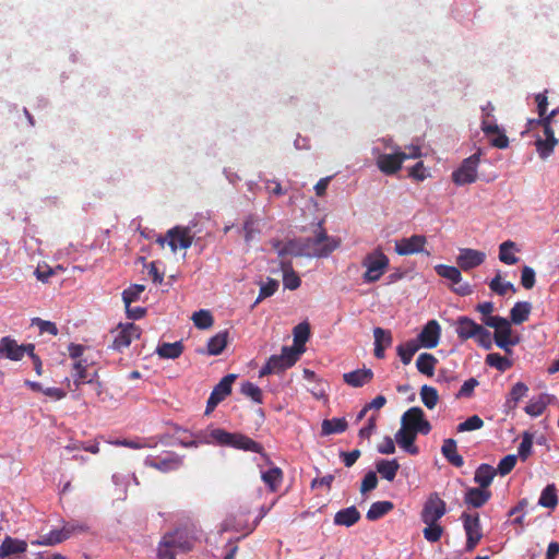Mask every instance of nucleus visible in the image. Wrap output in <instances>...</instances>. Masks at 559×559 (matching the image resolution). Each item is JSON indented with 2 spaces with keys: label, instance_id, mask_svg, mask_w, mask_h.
I'll return each mask as SVG.
<instances>
[{
  "label": "nucleus",
  "instance_id": "nucleus-24",
  "mask_svg": "<svg viewBox=\"0 0 559 559\" xmlns=\"http://www.w3.org/2000/svg\"><path fill=\"white\" fill-rule=\"evenodd\" d=\"M27 550V543L11 536H5L0 545V559L15 554H23Z\"/></svg>",
  "mask_w": 559,
  "mask_h": 559
},
{
  "label": "nucleus",
  "instance_id": "nucleus-28",
  "mask_svg": "<svg viewBox=\"0 0 559 559\" xmlns=\"http://www.w3.org/2000/svg\"><path fill=\"white\" fill-rule=\"evenodd\" d=\"M497 471L489 464H480L474 476V481L479 485L480 488L486 489L492 483V479Z\"/></svg>",
  "mask_w": 559,
  "mask_h": 559
},
{
  "label": "nucleus",
  "instance_id": "nucleus-38",
  "mask_svg": "<svg viewBox=\"0 0 559 559\" xmlns=\"http://www.w3.org/2000/svg\"><path fill=\"white\" fill-rule=\"evenodd\" d=\"M347 426L345 418L324 419L321 425V432L323 436L342 433L347 429Z\"/></svg>",
  "mask_w": 559,
  "mask_h": 559
},
{
  "label": "nucleus",
  "instance_id": "nucleus-61",
  "mask_svg": "<svg viewBox=\"0 0 559 559\" xmlns=\"http://www.w3.org/2000/svg\"><path fill=\"white\" fill-rule=\"evenodd\" d=\"M62 527L64 531H67V539L73 535L82 534L88 531V526L86 524L78 522H68Z\"/></svg>",
  "mask_w": 559,
  "mask_h": 559
},
{
  "label": "nucleus",
  "instance_id": "nucleus-46",
  "mask_svg": "<svg viewBox=\"0 0 559 559\" xmlns=\"http://www.w3.org/2000/svg\"><path fill=\"white\" fill-rule=\"evenodd\" d=\"M67 539V531L62 528L52 530L49 534L44 535L39 540L33 542L34 545L52 546Z\"/></svg>",
  "mask_w": 559,
  "mask_h": 559
},
{
  "label": "nucleus",
  "instance_id": "nucleus-6",
  "mask_svg": "<svg viewBox=\"0 0 559 559\" xmlns=\"http://www.w3.org/2000/svg\"><path fill=\"white\" fill-rule=\"evenodd\" d=\"M389 258L380 249L368 253L361 261V265L366 269L362 275L364 282L379 281L389 267Z\"/></svg>",
  "mask_w": 559,
  "mask_h": 559
},
{
  "label": "nucleus",
  "instance_id": "nucleus-33",
  "mask_svg": "<svg viewBox=\"0 0 559 559\" xmlns=\"http://www.w3.org/2000/svg\"><path fill=\"white\" fill-rule=\"evenodd\" d=\"M156 353L160 358L176 359L183 353V344L181 341L174 343H162L157 346Z\"/></svg>",
  "mask_w": 559,
  "mask_h": 559
},
{
  "label": "nucleus",
  "instance_id": "nucleus-4",
  "mask_svg": "<svg viewBox=\"0 0 559 559\" xmlns=\"http://www.w3.org/2000/svg\"><path fill=\"white\" fill-rule=\"evenodd\" d=\"M481 322L485 325L495 329V343L499 348L506 350L507 353L511 352V346H514L519 343L518 336L512 337L511 323L508 319L500 316H496L481 318Z\"/></svg>",
  "mask_w": 559,
  "mask_h": 559
},
{
  "label": "nucleus",
  "instance_id": "nucleus-60",
  "mask_svg": "<svg viewBox=\"0 0 559 559\" xmlns=\"http://www.w3.org/2000/svg\"><path fill=\"white\" fill-rule=\"evenodd\" d=\"M33 324L39 329L40 333H49L55 336L58 334V328L51 321H46L40 318H35V319H33Z\"/></svg>",
  "mask_w": 559,
  "mask_h": 559
},
{
  "label": "nucleus",
  "instance_id": "nucleus-35",
  "mask_svg": "<svg viewBox=\"0 0 559 559\" xmlns=\"http://www.w3.org/2000/svg\"><path fill=\"white\" fill-rule=\"evenodd\" d=\"M261 478L270 491L275 492L283 481V471L277 466L271 467L261 474Z\"/></svg>",
  "mask_w": 559,
  "mask_h": 559
},
{
  "label": "nucleus",
  "instance_id": "nucleus-54",
  "mask_svg": "<svg viewBox=\"0 0 559 559\" xmlns=\"http://www.w3.org/2000/svg\"><path fill=\"white\" fill-rule=\"evenodd\" d=\"M484 427V420L478 415L468 417L456 427L457 432L474 431Z\"/></svg>",
  "mask_w": 559,
  "mask_h": 559
},
{
  "label": "nucleus",
  "instance_id": "nucleus-5",
  "mask_svg": "<svg viewBox=\"0 0 559 559\" xmlns=\"http://www.w3.org/2000/svg\"><path fill=\"white\" fill-rule=\"evenodd\" d=\"M301 353L302 349L284 346L281 355H273L267 359L266 364L259 371V376L264 377L285 371L297 362Z\"/></svg>",
  "mask_w": 559,
  "mask_h": 559
},
{
  "label": "nucleus",
  "instance_id": "nucleus-34",
  "mask_svg": "<svg viewBox=\"0 0 559 559\" xmlns=\"http://www.w3.org/2000/svg\"><path fill=\"white\" fill-rule=\"evenodd\" d=\"M437 364L438 359L432 354L421 353L417 357L416 368L420 373L427 377H432Z\"/></svg>",
  "mask_w": 559,
  "mask_h": 559
},
{
  "label": "nucleus",
  "instance_id": "nucleus-10",
  "mask_svg": "<svg viewBox=\"0 0 559 559\" xmlns=\"http://www.w3.org/2000/svg\"><path fill=\"white\" fill-rule=\"evenodd\" d=\"M112 342L109 346L111 349L122 352L129 347L132 341L139 340L141 336V329L134 323H120L115 330L111 331Z\"/></svg>",
  "mask_w": 559,
  "mask_h": 559
},
{
  "label": "nucleus",
  "instance_id": "nucleus-40",
  "mask_svg": "<svg viewBox=\"0 0 559 559\" xmlns=\"http://www.w3.org/2000/svg\"><path fill=\"white\" fill-rule=\"evenodd\" d=\"M420 348L418 342L415 340H409L404 344H401L396 347L397 355L400 356L402 362L404 365L411 364L413 356Z\"/></svg>",
  "mask_w": 559,
  "mask_h": 559
},
{
  "label": "nucleus",
  "instance_id": "nucleus-2",
  "mask_svg": "<svg viewBox=\"0 0 559 559\" xmlns=\"http://www.w3.org/2000/svg\"><path fill=\"white\" fill-rule=\"evenodd\" d=\"M447 513V503L438 492H431L420 511V520L426 525L423 530L424 538L429 543H437L443 535L444 528L439 521Z\"/></svg>",
  "mask_w": 559,
  "mask_h": 559
},
{
  "label": "nucleus",
  "instance_id": "nucleus-23",
  "mask_svg": "<svg viewBox=\"0 0 559 559\" xmlns=\"http://www.w3.org/2000/svg\"><path fill=\"white\" fill-rule=\"evenodd\" d=\"M480 326V324L468 317H460L456 322L457 336L462 341L474 338L479 333Z\"/></svg>",
  "mask_w": 559,
  "mask_h": 559
},
{
  "label": "nucleus",
  "instance_id": "nucleus-51",
  "mask_svg": "<svg viewBox=\"0 0 559 559\" xmlns=\"http://www.w3.org/2000/svg\"><path fill=\"white\" fill-rule=\"evenodd\" d=\"M240 392L255 403L261 404L263 402L261 389L250 381H246L241 384Z\"/></svg>",
  "mask_w": 559,
  "mask_h": 559
},
{
  "label": "nucleus",
  "instance_id": "nucleus-21",
  "mask_svg": "<svg viewBox=\"0 0 559 559\" xmlns=\"http://www.w3.org/2000/svg\"><path fill=\"white\" fill-rule=\"evenodd\" d=\"M373 379V371L368 368L357 369L343 374L344 382L353 388H361Z\"/></svg>",
  "mask_w": 559,
  "mask_h": 559
},
{
  "label": "nucleus",
  "instance_id": "nucleus-53",
  "mask_svg": "<svg viewBox=\"0 0 559 559\" xmlns=\"http://www.w3.org/2000/svg\"><path fill=\"white\" fill-rule=\"evenodd\" d=\"M489 288L498 294L499 296H504L508 290L515 292V288L512 283L501 281V275L498 273L489 283Z\"/></svg>",
  "mask_w": 559,
  "mask_h": 559
},
{
  "label": "nucleus",
  "instance_id": "nucleus-44",
  "mask_svg": "<svg viewBox=\"0 0 559 559\" xmlns=\"http://www.w3.org/2000/svg\"><path fill=\"white\" fill-rule=\"evenodd\" d=\"M550 402V396L547 394H542L536 400H531L528 404L525 406L526 414L537 417L544 413L548 403Z\"/></svg>",
  "mask_w": 559,
  "mask_h": 559
},
{
  "label": "nucleus",
  "instance_id": "nucleus-42",
  "mask_svg": "<svg viewBox=\"0 0 559 559\" xmlns=\"http://www.w3.org/2000/svg\"><path fill=\"white\" fill-rule=\"evenodd\" d=\"M515 249V242L507 240L499 246V260L508 265H514L519 258L512 252Z\"/></svg>",
  "mask_w": 559,
  "mask_h": 559
},
{
  "label": "nucleus",
  "instance_id": "nucleus-39",
  "mask_svg": "<svg viewBox=\"0 0 559 559\" xmlns=\"http://www.w3.org/2000/svg\"><path fill=\"white\" fill-rule=\"evenodd\" d=\"M393 508L394 504L391 501H377L370 506L366 516L369 521H376L392 511Z\"/></svg>",
  "mask_w": 559,
  "mask_h": 559
},
{
  "label": "nucleus",
  "instance_id": "nucleus-1",
  "mask_svg": "<svg viewBox=\"0 0 559 559\" xmlns=\"http://www.w3.org/2000/svg\"><path fill=\"white\" fill-rule=\"evenodd\" d=\"M340 243L341 240L329 236L322 227V222H319L313 237L292 240L282 248H278L277 252L280 257L292 254L296 257L307 255L323 258L328 257L335 249H337Z\"/></svg>",
  "mask_w": 559,
  "mask_h": 559
},
{
  "label": "nucleus",
  "instance_id": "nucleus-16",
  "mask_svg": "<svg viewBox=\"0 0 559 559\" xmlns=\"http://www.w3.org/2000/svg\"><path fill=\"white\" fill-rule=\"evenodd\" d=\"M486 253L476 249L462 248L456 258V263L463 271H469L484 263Z\"/></svg>",
  "mask_w": 559,
  "mask_h": 559
},
{
  "label": "nucleus",
  "instance_id": "nucleus-43",
  "mask_svg": "<svg viewBox=\"0 0 559 559\" xmlns=\"http://www.w3.org/2000/svg\"><path fill=\"white\" fill-rule=\"evenodd\" d=\"M538 504L544 508L555 509L558 504L557 489L554 484L547 485L539 497Z\"/></svg>",
  "mask_w": 559,
  "mask_h": 559
},
{
  "label": "nucleus",
  "instance_id": "nucleus-17",
  "mask_svg": "<svg viewBox=\"0 0 559 559\" xmlns=\"http://www.w3.org/2000/svg\"><path fill=\"white\" fill-rule=\"evenodd\" d=\"M145 465L160 471L163 473L177 471L182 465V459L175 454L168 453L164 457H146Z\"/></svg>",
  "mask_w": 559,
  "mask_h": 559
},
{
  "label": "nucleus",
  "instance_id": "nucleus-45",
  "mask_svg": "<svg viewBox=\"0 0 559 559\" xmlns=\"http://www.w3.org/2000/svg\"><path fill=\"white\" fill-rule=\"evenodd\" d=\"M435 270L439 276L451 281L453 284H460L462 281L460 267L438 264L436 265Z\"/></svg>",
  "mask_w": 559,
  "mask_h": 559
},
{
  "label": "nucleus",
  "instance_id": "nucleus-30",
  "mask_svg": "<svg viewBox=\"0 0 559 559\" xmlns=\"http://www.w3.org/2000/svg\"><path fill=\"white\" fill-rule=\"evenodd\" d=\"M281 269L283 271V284L284 287L290 290L297 289L301 281L297 273L293 270L292 263L289 261H282Z\"/></svg>",
  "mask_w": 559,
  "mask_h": 559
},
{
  "label": "nucleus",
  "instance_id": "nucleus-3",
  "mask_svg": "<svg viewBox=\"0 0 559 559\" xmlns=\"http://www.w3.org/2000/svg\"><path fill=\"white\" fill-rule=\"evenodd\" d=\"M205 442L215 443L222 447H231L235 449L250 451L262 454L263 447L253 439L238 432H228L222 428L211 429L205 437Z\"/></svg>",
  "mask_w": 559,
  "mask_h": 559
},
{
  "label": "nucleus",
  "instance_id": "nucleus-27",
  "mask_svg": "<svg viewBox=\"0 0 559 559\" xmlns=\"http://www.w3.org/2000/svg\"><path fill=\"white\" fill-rule=\"evenodd\" d=\"M491 497V492L484 488H469L465 495V502L474 508L483 507Z\"/></svg>",
  "mask_w": 559,
  "mask_h": 559
},
{
  "label": "nucleus",
  "instance_id": "nucleus-29",
  "mask_svg": "<svg viewBox=\"0 0 559 559\" xmlns=\"http://www.w3.org/2000/svg\"><path fill=\"white\" fill-rule=\"evenodd\" d=\"M229 333L227 330L221 331L212 336L207 342V354L217 356L223 353L228 343Z\"/></svg>",
  "mask_w": 559,
  "mask_h": 559
},
{
  "label": "nucleus",
  "instance_id": "nucleus-22",
  "mask_svg": "<svg viewBox=\"0 0 559 559\" xmlns=\"http://www.w3.org/2000/svg\"><path fill=\"white\" fill-rule=\"evenodd\" d=\"M0 357L19 361L23 358V348L10 336L0 340Z\"/></svg>",
  "mask_w": 559,
  "mask_h": 559
},
{
  "label": "nucleus",
  "instance_id": "nucleus-26",
  "mask_svg": "<svg viewBox=\"0 0 559 559\" xmlns=\"http://www.w3.org/2000/svg\"><path fill=\"white\" fill-rule=\"evenodd\" d=\"M441 453L453 466L462 467L464 465V459L457 453V445L454 439L449 438L443 441Z\"/></svg>",
  "mask_w": 559,
  "mask_h": 559
},
{
  "label": "nucleus",
  "instance_id": "nucleus-32",
  "mask_svg": "<svg viewBox=\"0 0 559 559\" xmlns=\"http://www.w3.org/2000/svg\"><path fill=\"white\" fill-rule=\"evenodd\" d=\"M237 376L229 373L222 378V380L214 386L211 394L219 401H224L230 393H231V386L235 382Z\"/></svg>",
  "mask_w": 559,
  "mask_h": 559
},
{
  "label": "nucleus",
  "instance_id": "nucleus-59",
  "mask_svg": "<svg viewBox=\"0 0 559 559\" xmlns=\"http://www.w3.org/2000/svg\"><path fill=\"white\" fill-rule=\"evenodd\" d=\"M521 284L525 289H531L535 285V271L531 266H523L521 273Z\"/></svg>",
  "mask_w": 559,
  "mask_h": 559
},
{
  "label": "nucleus",
  "instance_id": "nucleus-9",
  "mask_svg": "<svg viewBox=\"0 0 559 559\" xmlns=\"http://www.w3.org/2000/svg\"><path fill=\"white\" fill-rule=\"evenodd\" d=\"M162 247L168 243L173 252L178 249H188L193 242V236L190 227L175 226L167 230L165 237H158L156 240Z\"/></svg>",
  "mask_w": 559,
  "mask_h": 559
},
{
  "label": "nucleus",
  "instance_id": "nucleus-57",
  "mask_svg": "<svg viewBox=\"0 0 559 559\" xmlns=\"http://www.w3.org/2000/svg\"><path fill=\"white\" fill-rule=\"evenodd\" d=\"M373 337L374 344L381 345L383 347H390L393 342L391 331L379 326L373 329Z\"/></svg>",
  "mask_w": 559,
  "mask_h": 559
},
{
  "label": "nucleus",
  "instance_id": "nucleus-52",
  "mask_svg": "<svg viewBox=\"0 0 559 559\" xmlns=\"http://www.w3.org/2000/svg\"><path fill=\"white\" fill-rule=\"evenodd\" d=\"M145 290V286L141 284H134L122 292V300L124 307H129L132 302L140 298V295Z\"/></svg>",
  "mask_w": 559,
  "mask_h": 559
},
{
  "label": "nucleus",
  "instance_id": "nucleus-25",
  "mask_svg": "<svg viewBox=\"0 0 559 559\" xmlns=\"http://www.w3.org/2000/svg\"><path fill=\"white\" fill-rule=\"evenodd\" d=\"M361 515L356 507L352 506L337 511L334 515V524L338 526L350 527L355 525Z\"/></svg>",
  "mask_w": 559,
  "mask_h": 559
},
{
  "label": "nucleus",
  "instance_id": "nucleus-12",
  "mask_svg": "<svg viewBox=\"0 0 559 559\" xmlns=\"http://www.w3.org/2000/svg\"><path fill=\"white\" fill-rule=\"evenodd\" d=\"M537 123H540L545 139H536V151L542 159H547L550 155H552L555 147L558 145L559 141L555 136V131L551 124L549 123V119H538Z\"/></svg>",
  "mask_w": 559,
  "mask_h": 559
},
{
  "label": "nucleus",
  "instance_id": "nucleus-48",
  "mask_svg": "<svg viewBox=\"0 0 559 559\" xmlns=\"http://www.w3.org/2000/svg\"><path fill=\"white\" fill-rule=\"evenodd\" d=\"M192 321L198 329L206 330L214 323L212 313L209 310L201 309L192 314Z\"/></svg>",
  "mask_w": 559,
  "mask_h": 559
},
{
  "label": "nucleus",
  "instance_id": "nucleus-11",
  "mask_svg": "<svg viewBox=\"0 0 559 559\" xmlns=\"http://www.w3.org/2000/svg\"><path fill=\"white\" fill-rule=\"evenodd\" d=\"M401 425L424 436L431 431L430 423L425 418L424 411L418 406L411 407L402 415Z\"/></svg>",
  "mask_w": 559,
  "mask_h": 559
},
{
  "label": "nucleus",
  "instance_id": "nucleus-8",
  "mask_svg": "<svg viewBox=\"0 0 559 559\" xmlns=\"http://www.w3.org/2000/svg\"><path fill=\"white\" fill-rule=\"evenodd\" d=\"M481 150L465 158L460 167L452 173V181L456 186H465L477 180V169L480 163Z\"/></svg>",
  "mask_w": 559,
  "mask_h": 559
},
{
  "label": "nucleus",
  "instance_id": "nucleus-62",
  "mask_svg": "<svg viewBox=\"0 0 559 559\" xmlns=\"http://www.w3.org/2000/svg\"><path fill=\"white\" fill-rule=\"evenodd\" d=\"M377 485H378L377 475L374 472L370 471L362 478L361 486H360V492L366 493V492L374 489L377 487Z\"/></svg>",
  "mask_w": 559,
  "mask_h": 559
},
{
  "label": "nucleus",
  "instance_id": "nucleus-47",
  "mask_svg": "<svg viewBox=\"0 0 559 559\" xmlns=\"http://www.w3.org/2000/svg\"><path fill=\"white\" fill-rule=\"evenodd\" d=\"M420 397H421V401H423L424 405L428 409L435 408L436 405L438 404V401H439L438 391L433 386H430V385H427V384L421 386V389H420Z\"/></svg>",
  "mask_w": 559,
  "mask_h": 559
},
{
  "label": "nucleus",
  "instance_id": "nucleus-18",
  "mask_svg": "<svg viewBox=\"0 0 559 559\" xmlns=\"http://www.w3.org/2000/svg\"><path fill=\"white\" fill-rule=\"evenodd\" d=\"M481 131L486 135H493L490 139V144L493 147L503 150V148H507L509 146V139L506 135L504 131L501 130L498 124L491 123V122L487 121L486 119H484L481 121Z\"/></svg>",
  "mask_w": 559,
  "mask_h": 559
},
{
  "label": "nucleus",
  "instance_id": "nucleus-50",
  "mask_svg": "<svg viewBox=\"0 0 559 559\" xmlns=\"http://www.w3.org/2000/svg\"><path fill=\"white\" fill-rule=\"evenodd\" d=\"M243 237L247 242H250L259 233L258 218L253 215L246 217L242 226Z\"/></svg>",
  "mask_w": 559,
  "mask_h": 559
},
{
  "label": "nucleus",
  "instance_id": "nucleus-41",
  "mask_svg": "<svg viewBox=\"0 0 559 559\" xmlns=\"http://www.w3.org/2000/svg\"><path fill=\"white\" fill-rule=\"evenodd\" d=\"M295 349H302L310 336V325L307 322L297 324L293 331Z\"/></svg>",
  "mask_w": 559,
  "mask_h": 559
},
{
  "label": "nucleus",
  "instance_id": "nucleus-55",
  "mask_svg": "<svg viewBox=\"0 0 559 559\" xmlns=\"http://www.w3.org/2000/svg\"><path fill=\"white\" fill-rule=\"evenodd\" d=\"M277 288H278V282L276 280L269 278V281L266 283L261 285L259 296H258L257 300L254 301L253 306L258 305L263 299L274 295L276 293Z\"/></svg>",
  "mask_w": 559,
  "mask_h": 559
},
{
  "label": "nucleus",
  "instance_id": "nucleus-49",
  "mask_svg": "<svg viewBox=\"0 0 559 559\" xmlns=\"http://www.w3.org/2000/svg\"><path fill=\"white\" fill-rule=\"evenodd\" d=\"M486 364L502 372L512 367V361L498 353L488 354L486 357Z\"/></svg>",
  "mask_w": 559,
  "mask_h": 559
},
{
  "label": "nucleus",
  "instance_id": "nucleus-19",
  "mask_svg": "<svg viewBox=\"0 0 559 559\" xmlns=\"http://www.w3.org/2000/svg\"><path fill=\"white\" fill-rule=\"evenodd\" d=\"M404 156L399 152L393 154H381L377 158V166L385 175H393L402 168Z\"/></svg>",
  "mask_w": 559,
  "mask_h": 559
},
{
  "label": "nucleus",
  "instance_id": "nucleus-7",
  "mask_svg": "<svg viewBox=\"0 0 559 559\" xmlns=\"http://www.w3.org/2000/svg\"><path fill=\"white\" fill-rule=\"evenodd\" d=\"M160 542H166L170 551L177 549L181 552H188L193 549L197 537L191 528L185 526L164 534Z\"/></svg>",
  "mask_w": 559,
  "mask_h": 559
},
{
  "label": "nucleus",
  "instance_id": "nucleus-56",
  "mask_svg": "<svg viewBox=\"0 0 559 559\" xmlns=\"http://www.w3.org/2000/svg\"><path fill=\"white\" fill-rule=\"evenodd\" d=\"M533 448V436L528 432L523 435L522 441L518 448V455L524 462L528 459Z\"/></svg>",
  "mask_w": 559,
  "mask_h": 559
},
{
  "label": "nucleus",
  "instance_id": "nucleus-13",
  "mask_svg": "<svg viewBox=\"0 0 559 559\" xmlns=\"http://www.w3.org/2000/svg\"><path fill=\"white\" fill-rule=\"evenodd\" d=\"M463 526L466 534V550L472 551L478 545L480 539L483 538L481 525L479 520V514H462Z\"/></svg>",
  "mask_w": 559,
  "mask_h": 559
},
{
  "label": "nucleus",
  "instance_id": "nucleus-36",
  "mask_svg": "<svg viewBox=\"0 0 559 559\" xmlns=\"http://www.w3.org/2000/svg\"><path fill=\"white\" fill-rule=\"evenodd\" d=\"M72 378L75 389H79L84 383H92L93 379L88 378L87 364L85 360H78L73 365Z\"/></svg>",
  "mask_w": 559,
  "mask_h": 559
},
{
  "label": "nucleus",
  "instance_id": "nucleus-37",
  "mask_svg": "<svg viewBox=\"0 0 559 559\" xmlns=\"http://www.w3.org/2000/svg\"><path fill=\"white\" fill-rule=\"evenodd\" d=\"M532 306L527 301L516 302L510 310L511 322L514 324H522L528 319Z\"/></svg>",
  "mask_w": 559,
  "mask_h": 559
},
{
  "label": "nucleus",
  "instance_id": "nucleus-63",
  "mask_svg": "<svg viewBox=\"0 0 559 559\" xmlns=\"http://www.w3.org/2000/svg\"><path fill=\"white\" fill-rule=\"evenodd\" d=\"M528 391V388L525 383L523 382H516L511 391H510V399L511 401L514 403V405L522 399L526 395Z\"/></svg>",
  "mask_w": 559,
  "mask_h": 559
},
{
  "label": "nucleus",
  "instance_id": "nucleus-20",
  "mask_svg": "<svg viewBox=\"0 0 559 559\" xmlns=\"http://www.w3.org/2000/svg\"><path fill=\"white\" fill-rule=\"evenodd\" d=\"M417 435V432L401 425V428L395 433V441L407 453L416 455L419 453L418 447L414 444Z\"/></svg>",
  "mask_w": 559,
  "mask_h": 559
},
{
  "label": "nucleus",
  "instance_id": "nucleus-58",
  "mask_svg": "<svg viewBox=\"0 0 559 559\" xmlns=\"http://www.w3.org/2000/svg\"><path fill=\"white\" fill-rule=\"evenodd\" d=\"M516 461L518 457L515 454L506 455L500 460L498 467L495 468L497 474H500L501 476L508 475L514 468Z\"/></svg>",
  "mask_w": 559,
  "mask_h": 559
},
{
  "label": "nucleus",
  "instance_id": "nucleus-31",
  "mask_svg": "<svg viewBox=\"0 0 559 559\" xmlns=\"http://www.w3.org/2000/svg\"><path fill=\"white\" fill-rule=\"evenodd\" d=\"M376 468L382 478L386 479L388 481H393L397 471L400 469V464L395 459L391 461L380 460L377 462Z\"/></svg>",
  "mask_w": 559,
  "mask_h": 559
},
{
  "label": "nucleus",
  "instance_id": "nucleus-14",
  "mask_svg": "<svg viewBox=\"0 0 559 559\" xmlns=\"http://www.w3.org/2000/svg\"><path fill=\"white\" fill-rule=\"evenodd\" d=\"M441 335V328L437 320L428 321L417 336V342L420 347L435 348L439 344Z\"/></svg>",
  "mask_w": 559,
  "mask_h": 559
},
{
  "label": "nucleus",
  "instance_id": "nucleus-64",
  "mask_svg": "<svg viewBox=\"0 0 559 559\" xmlns=\"http://www.w3.org/2000/svg\"><path fill=\"white\" fill-rule=\"evenodd\" d=\"M479 333L477 335H475L474 338H476L477 343L486 348V349H490L491 348V345H492V342H491V334L488 330H486L483 325L480 326L479 329Z\"/></svg>",
  "mask_w": 559,
  "mask_h": 559
},
{
  "label": "nucleus",
  "instance_id": "nucleus-15",
  "mask_svg": "<svg viewBox=\"0 0 559 559\" xmlns=\"http://www.w3.org/2000/svg\"><path fill=\"white\" fill-rule=\"evenodd\" d=\"M427 238L424 235H413L395 241V252L399 255H411L423 252Z\"/></svg>",
  "mask_w": 559,
  "mask_h": 559
}]
</instances>
